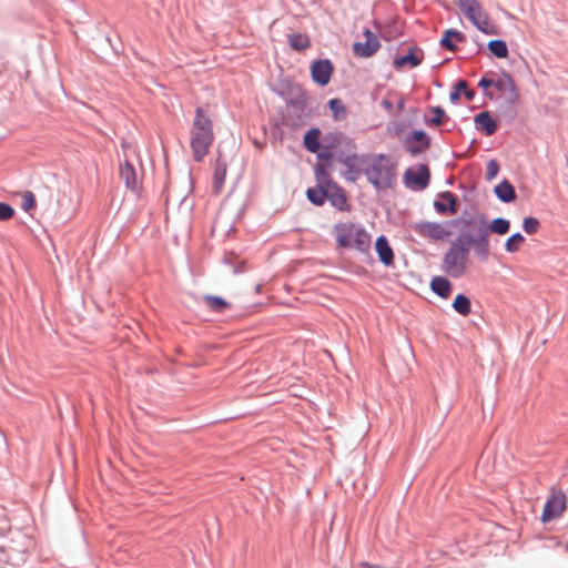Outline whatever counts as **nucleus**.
Instances as JSON below:
<instances>
[{
	"mask_svg": "<svg viewBox=\"0 0 568 568\" xmlns=\"http://www.w3.org/2000/svg\"><path fill=\"white\" fill-rule=\"evenodd\" d=\"M453 227H456L462 232L465 229L477 230L480 236L476 240V244L480 246L484 252L486 251L485 219L483 216H474L469 219L458 217L444 222L420 220L410 224V229L418 236L434 242L448 240L453 234Z\"/></svg>",
	"mask_w": 568,
	"mask_h": 568,
	"instance_id": "obj_1",
	"label": "nucleus"
},
{
	"mask_svg": "<svg viewBox=\"0 0 568 568\" xmlns=\"http://www.w3.org/2000/svg\"><path fill=\"white\" fill-rule=\"evenodd\" d=\"M485 231H487V226L485 225ZM479 234L477 230H470L469 233H462V235L456 239L442 258V271L450 277L458 278L462 277L466 271L469 262V248L473 246L477 255L486 258L489 255V243H488V232H486V251L484 252L480 246L476 244V240L479 239Z\"/></svg>",
	"mask_w": 568,
	"mask_h": 568,
	"instance_id": "obj_2",
	"label": "nucleus"
},
{
	"mask_svg": "<svg viewBox=\"0 0 568 568\" xmlns=\"http://www.w3.org/2000/svg\"><path fill=\"white\" fill-rule=\"evenodd\" d=\"M478 87L485 97L499 106H511L518 98L516 84L508 73H486L480 78Z\"/></svg>",
	"mask_w": 568,
	"mask_h": 568,
	"instance_id": "obj_3",
	"label": "nucleus"
},
{
	"mask_svg": "<svg viewBox=\"0 0 568 568\" xmlns=\"http://www.w3.org/2000/svg\"><path fill=\"white\" fill-rule=\"evenodd\" d=\"M213 141V120L209 109H196L191 129V148L196 161H201L209 153Z\"/></svg>",
	"mask_w": 568,
	"mask_h": 568,
	"instance_id": "obj_4",
	"label": "nucleus"
},
{
	"mask_svg": "<svg viewBox=\"0 0 568 568\" xmlns=\"http://www.w3.org/2000/svg\"><path fill=\"white\" fill-rule=\"evenodd\" d=\"M417 109L412 116H399L394 119L387 124V132L389 135L397 138L399 141L404 139L405 135L412 133L415 130V126L419 125V111ZM423 121L429 125H440L446 118L444 109H433V115L427 116L426 114L422 115Z\"/></svg>",
	"mask_w": 568,
	"mask_h": 568,
	"instance_id": "obj_5",
	"label": "nucleus"
},
{
	"mask_svg": "<svg viewBox=\"0 0 568 568\" xmlns=\"http://www.w3.org/2000/svg\"><path fill=\"white\" fill-rule=\"evenodd\" d=\"M334 234L338 247H355L361 252H367L371 247V235L352 222L335 224Z\"/></svg>",
	"mask_w": 568,
	"mask_h": 568,
	"instance_id": "obj_6",
	"label": "nucleus"
},
{
	"mask_svg": "<svg viewBox=\"0 0 568 568\" xmlns=\"http://www.w3.org/2000/svg\"><path fill=\"white\" fill-rule=\"evenodd\" d=\"M272 90L286 103V106L307 105V95L296 82L287 79L280 80L272 85Z\"/></svg>",
	"mask_w": 568,
	"mask_h": 568,
	"instance_id": "obj_7",
	"label": "nucleus"
},
{
	"mask_svg": "<svg viewBox=\"0 0 568 568\" xmlns=\"http://www.w3.org/2000/svg\"><path fill=\"white\" fill-rule=\"evenodd\" d=\"M567 507L566 495L560 491H552L547 503L544 506L540 520L542 523H549L562 515Z\"/></svg>",
	"mask_w": 568,
	"mask_h": 568,
	"instance_id": "obj_8",
	"label": "nucleus"
},
{
	"mask_svg": "<svg viewBox=\"0 0 568 568\" xmlns=\"http://www.w3.org/2000/svg\"><path fill=\"white\" fill-rule=\"evenodd\" d=\"M404 149L412 155H418L425 152L429 145V136L422 130H413L410 134L405 135L400 141Z\"/></svg>",
	"mask_w": 568,
	"mask_h": 568,
	"instance_id": "obj_9",
	"label": "nucleus"
},
{
	"mask_svg": "<svg viewBox=\"0 0 568 568\" xmlns=\"http://www.w3.org/2000/svg\"><path fill=\"white\" fill-rule=\"evenodd\" d=\"M404 179L407 186L424 190L429 184L430 172L427 165L419 164L407 169Z\"/></svg>",
	"mask_w": 568,
	"mask_h": 568,
	"instance_id": "obj_10",
	"label": "nucleus"
},
{
	"mask_svg": "<svg viewBox=\"0 0 568 568\" xmlns=\"http://www.w3.org/2000/svg\"><path fill=\"white\" fill-rule=\"evenodd\" d=\"M365 173L368 181L376 186L387 183L392 176L389 168L384 163L382 158L372 161Z\"/></svg>",
	"mask_w": 568,
	"mask_h": 568,
	"instance_id": "obj_11",
	"label": "nucleus"
},
{
	"mask_svg": "<svg viewBox=\"0 0 568 568\" xmlns=\"http://www.w3.org/2000/svg\"><path fill=\"white\" fill-rule=\"evenodd\" d=\"M364 36L365 42H355L353 45V51L357 57L369 58L379 50L381 42L377 36L369 29L364 30Z\"/></svg>",
	"mask_w": 568,
	"mask_h": 568,
	"instance_id": "obj_12",
	"label": "nucleus"
},
{
	"mask_svg": "<svg viewBox=\"0 0 568 568\" xmlns=\"http://www.w3.org/2000/svg\"><path fill=\"white\" fill-rule=\"evenodd\" d=\"M333 63L328 59H320L311 65V75L315 83L321 87L326 85L333 73Z\"/></svg>",
	"mask_w": 568,
	"mask_h": 568,
	"instance_id": "obj_13",
	"label": "nucleus"
},
{
	"mask_svg": "<svg viewBox=\"0 0 568 568\" xmlns=\"http://www.w3.org/2000/svg\"><path fill=\"white\" fill-rule=\"evenodd\" d=\"M454 2L474 26L487 14L478 0H454Z\"/></svg>",
	"mask_w": 568,
	"mask_h": 568,
	"instance_id": "obj_14",
	"label": "nucleus"
},
{
	"mask_svg": "<svg viewBox=\"0 0 568 568\" xmlns=\"http://www.w3.org/2000/svg\"><path fill=\"white\" fill-rule=\"evenodd\" d=\"M422 52L420 49L417 47H410L407 51V53L395 58L394 64L396 68H403L408 65L409 68H416L422 63V57H419V53Z\"/></svg>",
	"mask_w": 568,
	"mask_h": 568,
	"instance_id": "obj_15",
	"label": "nucleus"
},
{
	"mask_svg": "<svg viewBox=\"0 0 568 568\" xmlns=\"http://www.w3.org/2000/svg\"><path fill=\"white\" fill-rule=\"evenodd\" d=\"M466 40V36L456 30V29H447L440 41H439V44L442 48L448 50V51H456L457 50V45H456V42H464Z\"/></svg>",
	"mask_w": 568,
	"mask_h": 568,
	"instance_id": "obj_16",
	"label": "nucleus"
},
{
	"mask_svg": "<svg viewBox=\"0 0 568 568\" xmlns=\"http://www.w3.org/2000/svg\"><path fill=\"white\" fill-rule=\"evenodd\" d=\"M375 250L378 254L381 262L384 265L389 266L394 263L393 250H392L387 239L384 235H381L379 237H377V240L375 242Z\"/></svg>",
	"mask_w": 568,
	"mask_h": 568,
	"instance_id": "obj_17",
	"label": "nucleus"
},
{
	"mask_svg": "<svg viewBox=\"0 0 568 568\" xmlns=\"http://www.w3.org/2000/svg\"><path fill=\"white\" fill-rule=\"evenodd\" d=\"M120 176L124 181L125 186L134 192L139 191L140 184L138 180V174L135 172L134 166L125 162L120 166Z\"/></svg>",
	"mask_w": 568,
	"mask_h": 568,
	"instance_id": "obj_18",
	"label": "nucleus"
},
{
	"mask_svg": "<svg viewBox=\"0 0 568 568\" xmlns=\"http://www.w3.org/2000/svg\"><path fill=\"white\" fill-rule=\"evenodd\" d=\"M310 119V114L305 109H290V112L284 116L285 124L293 129L304 126Z\"/></svg>",
	"mask_w": 568,
	"mask_h": 568,
	"instance_id": "obj_19",
	"label": "nucleus"
},
{
	"mask_svg": "<svg viewBox=\"0 0 568 568\" xmlns=\"http://www.w3.org/2000/svg\"><path fill=\"white\" fill-rule=\"evenodd\" d=\"M475 123L478 130L491 135L497 130L496 121L490 116L489 112L484 111L475 116Z\"/></svg>",
	"mask_w": 568,
	"mask_h": 568,
	"instance_id": "obj_20",
	"label": "nucleus"
},
{
	"mask_svg": "<svg viewBox=\"0 0 568 568\" xmlns=\"http://www.w3.org/2000/svg\"><path fill=\"white\" fill-rule=\"evenodd\" d=\"M452 283L444 276H435L430 281V288L443 298H447L452 293Z\"/></svg>",
	"mask_w": 568,
	"mask_h": 568,
	"instance_id": "obj_21",
	"label": "nucleus"
},
{
	"mask_svg": "<svg viewBox=\"0 0 568 568\" xmlns=\"http://www.w3.org/2000/svg\"><path fill=\"white\" fill-rule=\"evenodd\" d=\"M494 191L496 196L503 202L509 203L516 199L515 189L507 180L498 183Z\"/></svg>",
	"mask_w": 568,
	"mask_h": 568,
	"instance_id": "obj_22",
	"label": "nucleus"
},
{
	"mask_svg": "<svg viewBox=\"0 0 568 568\" xmlns=\"http://www.w3.org/2000/svg\"><path fill=\"white\" fill-rule=\"evenodd\" d=\"M288 45L295 51H304L311 47V40L306 34L295 32L288 36Z\"/></svg>",
	"mask_w": 568,
	"mask_h": 568,
	"instance_id": "obj_23",
	"label": "nucleus"
},
{
	"mask_svg": "<svg viewBox=\"0 0 568 568\" xmlns=\"http://www.w3.org/2000/svg\"><path fill=\"white\" fill-rule=\"evenodd\" d=\"M320 135H321V131L315 128L308 130L305 133L303 142H304V145L307 151H310L312 153H316L320 151V149H321Z\"/></svg>",
	"mask_w": 568,
	"mask_h": 568,
	"instance_id": "obj_24",
	"label": "nucleus"
},
{
	"mask_svg": "<svg viewBox=\"0 0 568 568\" xmlns=\"http://www.w3.org/2000/svg\"><path fill=\"white\" fill-rule=\"evenodd\" d=\"M203 301L211 311L216 313H223L231 307V304L220 296L205 295Z\"/></svg>",
	"mask_w": 568,
	"mask_h": 568,
	"instance_id": "obj_25",
	"label": "nucleus"
},
{
	"mask_svg": "<svg viewBox=\"0 0 568 568\" xmlns=\"http://www.w3.org/2000/svg\"><path fill=\"white\" fill-rule=\"evenodd\" d=\"M327 197L333 206L338 209L339 211H348L349 206L347 203V199L342 189L335 187L334 192L327 194Z\"/></svg>",
	"mask_w": 568,
	"mask_h": 568,
	"instance_id": "obj_26",
	"label": "nucleus"
},
{
	"mask_svg": "<svg viewBox=\"0 0 568 568\" xmlns=\"http://www.w3.org/2000/svg\"><path fill=\"white\" fill-rule=\"evenodd\" d=\"M488 234L495 233L498 235H505L510 230V222L504 217L494 219L489 224L486 223Z\"/></svg>",
	"mask_w": 568,
	"mask_h": 568,
	"instance_id": "obj_27",
	"label": "nucleus"
},
{
	"mask_svg": "<svg viewBox=\"0 0 568 568\" xmlns=\"http://www.w3.org/2000/svg\"><path fill=\"white\" fill-rule=\"evenodd\" d=\"M487 48L490 51V53L498 59H504L507 58L508 55V47L505 40H490L487 44Z\"/></svg>",
	"mask_w": 568,
	"mask_h": 568,
	"instance_id": "obj_28",
	"label": "nucleus"
},
{
	"mask_svg": "<svg viewBox=\"0 0 568 568\" xmlns=\"http://www.w3.org/2000/svg\"><path fill=\"white\" fill-rule=\"evenodd\" d=\"M454 310L463 316H467L471 312L470 300L464 295L458 294L453 302Z\"/></svg>",
	"mask_w": 568,
	"mask_h": 568,
	"instance_id": "obj_29",
	"label": "nucleus"
},
{
	"mask_svg": "<svg viewBox=\"0 0 568 568\" xmlns=\"http://www.w3.org/2000/svg\"><path fill=\"white\" fill-rule=\"evenodd\" d=\"M525 242L526 239L520 233H515L507 239L505 248L508 253H516L521 248Z\"/></svg>",
	"mask_w": 568,
	"mask_h": 568,
	"instance_id": "obj_30",
	"label": "nucleus"
},
{
	"mask_svg": "<svg viewBox=\"0 0 568 568\" xmlns=\"http://www.w3.org/2000/svg\"><path fill=\"white\" fill-rule=\"evenodd\" d=\"M307 199L315 205H323L327 199V192L322 187H311L306 192Z\"/></svg>",
	"mask_w": 568,
	"mask_h": 568,
	"instance_id": "obj_31",
	"label": "nucleus"
},
{
	"mask_svg": "<svg viewBox=\"0 0 568 568\" xmlns=\"http://www.w3.org/2000/svg\"><path fill=\"white\" fill-rule=\"evenodd\" d=\"M475 27L484 34L491 36L497 33V28L494 23L490 22L488 13L485 16V18H481L479 21H477Z\"/></svg>",
	"mask_w": 568,
	"mask_h": 568,
	"instance_id": "obj_32",
	"label": "nucleus"
},
{
	"mask_svg": "<svg viewBox=\"0 0 568 568\" xmlns=\"http://www.w3.org/2000/svg\"><path fill=\"white\" fill-rule=\"evenodd\" d=\"M404 99L395 93L388 97H383L382 101L379 102V106H404Z\"/></svg>",
	"mask_w": 568,
	"mask_h": 568,
	"instance_id": "obj_33",
	"label": "nucleus"
},
{
	"mask_svg": "<svg viewBox=\"0 0 568 568\" xmlns=\"http://www.w3.org/2000/svg\"><path fill=\"white\" fill-rule=\"evenodd\" d=\"M21 199H22L21 209L23 211H27V212L30 211L36 204V197L31 191H24L21 194Z\"/></svg>",
	"mask_w": 568,
	"mask_h": 568,
	"instance_id": "obj_34",
	"label": "nucleus"
},
{
	"mask_svg": "<svg viewBox=\"0 0 568 568\" xmlns=\"http://www.w3.org/2000/svg\"><path fill=\"white\" fill-rule=\"evenodd\" d=\"M523 229L528 234H535L539 229V221L531 216L525 217L523 221Z\"/></svg>",
	"mask_w": 568,
	"mask_h": 568,
	"instance_id": "obj_35",
	"label": "nucleus"
},
{
	"mask_svg": "<svg viewBox=\"0 0 568 568\" xmlns=\"http://www.w3.org/2000/svg\"><path fill=\"white\" fill-rule=\"evenodd\" d=\"M465 89V80H458L455 85L453 87V90L449 92V101L455 104L458 102L462 90Z\"/></svg>",
	"mask_w": 568,
	"mask_h": 568,
	"instance_id": "obj_36",
	"label": "nucleus"
},
{
	"mask_svg": "<svg viewBox=\"0 0 568 568\" xmlns=\"http://www.w3.org/2000/svg\"><path fill=\"white\" fill-rule=\"evenodd\" d=\"M499 172V164L496 160H490L486 164V180L491 181L494 180Z\"/></svg>",
	"mask_w": 568,
	"mask_h": 568,
	"instance_id": "obj_37",
	"label": "nucleus"
},
{
	"mask_svg": "<svg viewBox=\"0 0 568 568\" xmlns=\"http://www.w3.org/2000/svg\"><path fill=\"white\" fill-rule=\"evenodd\" d=\"M14 210L7 203L0 202V221L9 220L13 216Z\"/></svg>",
	"mask_w": 568,
	"mask_h": 568,
	"instance_id": "obj_38",
	"label": "nucleus"
},
{
	"mask_svg": "<svg viewBox=\"0 0 568 568\" xmlns=\"http://www.w3.org/2000/svg\"><path fill=\"white\" fill-rule=\"evenodd\" d=\"M444 199L448 201V212L455 214L457 212V201L456 197L450 192H444L442 195Z\"/></svg>",
	"mask_w": 568,
	"mask_h": 568,
	"instance_id": "obj_39",
	"label": "nucleus"
},
{
	"mask_svg": "<svg viewBox=\"0 0 568 568\" xmlns=\"http://www.w3.org/2000/svg\"><path fill=\"white\" fill-rule=\"evenodd\" d=\"M462 94H464L465 99L470 102L474 100V98L476 95V91L473 89H469L467 85V82L465 81V89L462 90Z\"/></svg>",
	"mask_w": 568,
	"mask_h": 568,
	"instance_id": "obj_40",
	"label": "nucleus"
},
{
	"mask_svg": "<svg viewBox=\"0 0 568 568\" xmlns=\"http://www.w3.org/2000/svg\"><path fill=\"white\" fill-rule=\"evenodd\" d=\"M332 156H333V154L331 153V151L326 146H323L322 150L318 153V158L321 160H324V161L331 160Z\"/></svg>",
	"mask_w": 568,
	"mask_h": 568,
	"instance_id": "obj_41",
	"label": "nucleus"
},
{
	"mask_svg": "<svg viewBox=\"0 0 568 568\" xmlns=\"http://www.w3.org/2000/svg\"><path fill=\"white\" fill-rule=\"evenodd\" d=\"M434 207L440 214H445L446 212H448V206L445 203H442V202H438V201H436L434 203Z\"/></svg>",
	"mask_w": 568,
	"mask_h": 568,
	"instance_id": "obj_42",
	"label": "nucleus"
},
{
	"mask_svg": "<svg viewBox=\"0 0 568 568\" xmlns=\"http://www.w3.org/2000/svg\"><path fill=\"white\" fill-rule=\"evenodd\" d=\"M333 110V118L335 120H341L345 118L346 109H332Z\"/></svg>",
	"mask_w": 568,
	"mask_h": 568,
	"instance_id": "obj_43",
	"label": "nucleus"
},
{
	"mask_svg": "<svg viewBox=\"0 0 568 568\" xmlns=\"http://www.w3.org/2000/svg\"><path fill=\"white\" fill-rule=\"evenodd\" d=\"M325 106H343L342 101L337 98L331 99Z\"/></svg>",
	"mask_w": 568,
	"mask_h": 568,
	"instance_id": "obj_44",
	"label": "nucleus"
},
{
	"mask_svg": "<svg viewBox=\"0 0 568 568\" xmlns=\"http://www.w3.org/2000/svg\"><path fill=\"white\" fill-rule=\"evenodd\" d=\"M316 176H317L318 182H324L327 178L326 173L322 169L316 170Z\"/></svg>",
	"mask_w": 568,
	"mask_h": 568,
	"instance_id": "obj_45",
	"label": "nucleus"
}]
</instances>
